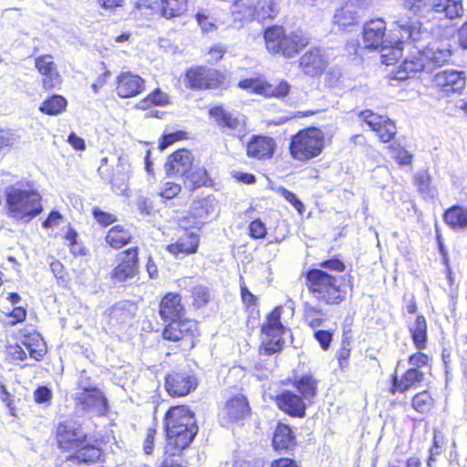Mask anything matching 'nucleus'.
I'll use <instances>...</instances> for the list:
<instances>
[{
  "instance_id": "nucleus-1",
  "label": "nucleus",
  "mask_w": 467,
  "mask_h": 467,
  "mask_svg": "<svg viewBox=\"0 0 467 467\" xmlns=\"http://www.w3.org/2000/svg\"><path fill=\"white\" fill-rule=\"evenodd\" d=\"M166 452L176 455L186 449L198 432L194 414L185 406L171 408L165 417Z\"/></svg>"
},
{
  "instance_id": "nucleus-2",
  "label": "nucleus",
  "mask_w": 467,
  "mask_h": 467,
  "mask_svg": "<svg viewBox=\"0 0 467 467\" xmlns=\"http://www.w3.org/2000/svg\"><path fill=\"white\" fill-rule=\"evenodd\" d=\"M57 441L59 448L76 451L67 457V462L78 463H93L101 456V451L87 441V433L76 420H67L57 426Z\"/></svg>"
},
{
  "instance_id": "nucleus-3",
  "label": "nucleus",
  "mask_w": 467,
  "mask_h": 467,
  "mask_svg": "<svg viewBox=\"0 0 467 467\" xmlns=\"http://www.w3.org/2000/svg\"><path fill=\"white\" fill-rule=\"evenodd\" d=\"M306 285L318 302L338 305L346 299L347 282L342 275L317 268L311 269L306 272Z\"/></svg>"
},
{
  "instance_id": "nucleus-4",
  "label": "nucleus",
  "mask_w": 467,
  "mask_h": 467,
  "mask_svg": "<svg viewBox=\"0 0 467 467\" xmlns=\"http://www.w3.org/2000/svg\"><path fill=\"white\" fill-rule=\"evenodd\" d=\"M428 36L422 24L412 18H400L395 21V27L390 36L391 43H385L378 51L380 53L383 64L392 65L402 55V45L405 41L417 42Z\"/></svg>"
},
{
  "instance_id": "nucleus-5",
  "label": "nucleus",
  "mask_w": 467,
  "mask_h": 467,
  "mask_svg": "<svg viewBox=\"0 0 467 467\" xmlns=\"http://www.w3.org/2000/svg\"><path fill=\"white\" fill-rule=\"evenodd\" d=\"M5 193L7 215L16 221L28 223L43 210L40 194L30 187L15 184Z\"/></svg>"
},
{
  "instance_id": "nucleus-6",
  "label": "nucleus",
  "mask_w": 467,
  "mask_h": 467,
  "mask_svg": "<svg viewBox=\"0 0 467 467\" xmlns=\"http://www.w3.org/2000/svg\"><path fill=\"white\" fill-rule=\"evenodd\" d=\"M403 5L414 16L428 20L436 17L452 20L463 15L462 0H403Z\"/></svg>"
},
{
  "instance_id": "nucleus-7",
  "label": "nucleus",
  "mask_w": 467,
  "mask_h": 467,
  "mask_svg": "<svg viewBox=\"0 0 467 467\" xmlns=\"http://www.w3.org/2000/svg\"><path fill=\"white\" fill-rule=\"evenodd\" d=\"M266 49L272 54H281L285 57H295L306 47L308 37L302 32L285 33L284 27L275 26L265 30L264 34Z\"/></svg>"
},
{
  "instance_id": "nucleus-8",
  "label": "nucleus",
  "mask_w": 467,
  "mask_h": 467,
  "mask_svg": "<svg viewBox=\"0 0 467 467\" xmlns=\"http://www.w3.org/2000/svg\"><path fill=\"white\" fill-rule=\"evenodd\" d=\"M323 148V132L317 128L299 131L292 138L289 146L292 157L302 161L317 157Z\"/></svg>"
},
{
  "instance_id": "nucleus-9",
  "label": "nucleus",
  "mask_w": 467,
  "mask_h": 467,
  "mask_svg": "<svg viewBox=\"0 0 467 467\" xmlns=\"http://www.w3.org/2000/svg\"><path fill=\"white\" fill-rule=\"evenodd\" d=\"M282 306L275 307L262 327L261 353L271 355L283 348L285 327L281 323Z\"/></svg>"
},
{
  "instance_id": "nucleus-10",
  "label": "nucleus",
  "mask_w": 467,
  "mask_h": 467,
  "mask_svg": "<svg viewBox=\"0 0 467 467\" xmlns=\"http://www.w3.org/2000/svg\"><path fill=\"white\" fill-rule=\"evenodd\" d=\"M197 323L192 319L171 320L162 330V337L166 340L182 341L183 348H192L198 337Z\"/></svg>"
},
{
  "instance_id": "nucleus-11",
  "label": "nucleus",
  "mask_w": 467,
  "mask_h": 467,
  "mask_svg": "<svg viewBox=\"0 0 467 467\" xmlns=\"http://www.w3.org/2000/svg\"><path fill=\"white\" fill-rule=\"evenodd\" d=\"M216 216V202L213 198H205L192 202L190 213L180 219L182 228H197L205 223L206 220Z\"/></svg>"
},
{
  "instance_id": "nucleus-12",
  "label": "nucleus",
  "mask_w": 467,
  "mask_h": 467,
  "mask_svg": "<svg viewBox=\"0 0 467 467\" xmlns=\"http://www.w3.org/2000/svg\"><path fill=\"white\" fill-rule=\"evenodd\" d=\"M78 412L103 416L108 411V401L100 389L91 392H75L73 396Z\"/></svg>"
},
{
  "instance_id": "nucleus-13",
  "label": "nucleus",
  "mask_w": 467,
  "mask_h": 467,
  "mask_svg": "<svg viewBox=\"0 0 467 467\" xmlns=\"http://www.w3.org/2000/svg\"><path fill=\"white\" fill-rule=\"evenodd\" d=\"M197 387V379L190 369L172 371L165 378V388L171 396L183 397Z\"/></svg>"
},
{
  "instance_id": "nucleus-14",
  "label": "nucleus",
  "mask_w": 467,
  "mask_h": 467,
  "mask_svg": "<svg viewBox=\"0 0 467 467\" xmlns=\"http://www.w3.org/2000/svg\"><path fill=\"white\" fill-rule=\"evenodd\" d=\"M223 75L218 70L204 67L191 68L186 74L188 85L193 89L217 88L223 82Z\"/></svg>"
},
{
  "instance_id": "nucleus-15",
  "label": "nucleus",
  "mask_w": 467,
  "mask_h": 467,
  "mask_svg": "<svg viewBox=\"0 0 467 467\" xmlns=\"http://www.w3.org/2000/svg\"><path fill=\"white\" fill-rule=\"evenodd\" d=\"M465 73L457 70H443L438 72L433 78V85L444 97L461 93L465 88Z\"/></svg>"
},
{
  "instance_id": "nucleus-16",
  "label": "nucleus",
  "mask_w": 467,
  "mask_h": 467,
  "mask_svg": "<svg viewBox=\"0 0 467 467\" xmlns=\"http://www.w3.org/2000/svg\"><path fill=\"white\" fill-rule=\"evenodd\" d=\"M385 43H391L386 36V22L381 18L367 22L363 27L364 47L378 50Z\"/></svg>"
},
{
  "instance_id": "nucleus-17",
  "label": "nucleus",
  "mask_w": 467,
  "mask_h": 467,
  "mask_svg": "<svg viewBox=\"0 0 467 467\" xmlns=\"http://www.w3.org/2000/svg\"><path fill=\"white\" fill-rule=\"evenodd\" d=\"M119 263L112 272V278L116 282H124L135 275L138 271V250L130 248L119 254Z\"/></svg>"
},
{
  "instance_id": "nucleus-18",
  "label": "nucleus",
  "mask_w": 467,
  "mask_h": 467,
  "mask_svg": "<svg viewBox=\"0 0 467 467\" xmlns=\"http://www.w3.org/2000/svg\"><path fill=\"white\" fill-rule=\"evenodd\" d=\"M209 114L214 118L218 126L223 132L232 136H241L245 131V122L244 119L235 117L231 112L225 111L221 107H214L210 109Z\"/></svg>"
},
{
  "instance_id": "nucleus-19",
  "label": "nucleus",
  "mask_w": 467,
  "mask_h": 467,
  "mask_svg": "<svg viewBox=\"0 0 467 467\" xmlns=\"http://www.w3.org/2000/svg\"><path fill=\"white\" fill-rule=\"evenodd\" d=\"M193 157L191 151L182 149L170 155L165 164V171L168 176L185 177L192 170Z\"/></svg>"
},
{
  "instance_id": "nucleus-20",
  "label": "nucleus",
  "mask_w": 467,
  "mask_h": 467,
  "mask_svg": "<svg viewBox=\"0 0 467 467\" xmlns=\"http://www.w3.org/2000/svg\"><path fill=\"white\" fill-rule=\"evenodd\" d=\"M327 66V59L319 47H312L299 58V67L308 76L321 74Z\"/></svg>"
},
{
  "instance_id": "nucleus-21",
  "label": "nucleus",
  "mask_w": 467,
  "mask_h": 467,
  "mask_svg": "<svg viewBox=\"0 0 467 467\" xmlns=\"http://www.w3.org/2000/svg\"><path fill=\"white\" fill-rule=\"evenodd\" d=\"M145 88L144 80L130 72H122L118 77L117 94L120 98H131L140 94Z\"/></svg>"
},
{
  "instance_id": "nucleus-22",
  "label": "nucleus",
  "mask_w": 467,
  "mask_h": 467,
  "mask_svg": "<svg viewBox=\"0 0 467 467\" xmlns=\"http://www.w3.org/2000/svg\"><path fill=\"white\" fill-rule=\"evenodd\" d=\"M276 404L281 410L292 417L303 418L306 415V404L303 399L289 390L277 395Z\"/></svg>"
},
{
  "instance_id": "nucleus-23",
  "label": "nucleus",
  "mask_w": 467,
  "mask_h": 467,
  "mask_svg": "<svg viewBox=\"0 0 467 467\" xmlns=\"http://www.w3.org/2000/svg\"><path fill=\"white\" fill-rule=\"evenodd\" d=\"M35 65L39 73L44 76L43 87L45 89H50L59 85L60 76L51 56L37 57Z\"/></svg>"
},
{
  "instance_id": "nucleus-24",
  "label": "nucleus",
  "mask_w": 467,
  "mask_h": 467,
  "mask_svg": "<svg viewBox=\"0 0 467 467\" xmlns=\"http://www.w3.org/2000/svg\"><path fill=\"white\" fill-rule=\"evenodd\" d=\"M184 315L181 296L178 294H166L160 303V316L165 321L181 318Z\"/></svg>"
},
{
  "instance_id": "nucleus-25",
  "label": "nucleus",
  "mask_w": 467,
  "mask_h": 467,
  "mask_svg": "<svg viewBox=\"0 0 467 467\" xmlns=\"http://www.w3.org/2000/svg\"><path fill=\"white\" fill-rule=\"evenodd\" d=\"M275 142L274 139L266 136H254L246 147L249 157L258 160L269 159L274 154Z\"/></svg>"
},
{
  "instance_id": "nucleus-26",
  "label": "nucleus",
  "mask_w": 467,
  "mask_h": 467,
  "mask_svg": "<svg viewBox=\"0 0 467 467\" xmlns=\"http://www.w3.org/2000/svg\"><path fill=\"white\" fill-rule=\"evenodd\" d=\"M421 52L430 70L432 67H441L448 63L451 57L449 44H433Z\"/></svg>"
},
{
  "instance_id": "nucleus-27",
  "label": "nucleus",
  "mask_w": 467,
  "mask_h": 467,
  "mask_svg": "<svg viewBox=\"0 0 467 467\" xmlns=\"http://www.w3.org/2000/svg\"><path fill=\"white\" fill-rule=\"evenodd\" d=\"M250 408L244 395H236L229 399L223 408V419L228 421H237L249 414Z\"/></svg>"
},
{
  "instance_id": "nucleus-28",
  "label": "nucleus",
  "mask_w": 467,
  "mask_h": 467,
  "mask_svg": "<svg viewBox=\"0 0 467 467\" xmlns=\"http://www.w3.org/2000/svg\"><path fill=\"white\" fill-rule=\"evenodd\" d=\"M422 70H430L428 64L423 57L421 51L418 50L417 55L406 57L397 71L398 79H406L411 78L414 74Z\"/></svg>"
},
{
  "instance_id": "nucleus-29",
  "label": "nucleus",
  "mask_w": 467,
  "mask_h": 467,
  "mask_svg": "<svg viewBox=\"0 0 467 467\" xmlns=\"http://www.w3.org/2000/svg\"><path fill=\"white\" fill-rule=\"evenodd\" d=\"M244 3L249 7L248 14H244L247 19H256L258 21L266 18H273L277 15L275 0H258L254 5V2Z\"/></svg>"
},
{
  "instance_id": "nucleus-30",
  "label": "nucleus",
  "mask_w": 467,
  "mask_h": 467,
  "mask_svg": "<svg viewBox=\"0 0 467 467\" xmlns=\"http://www.w3.org/2000/svg\"><path fill=\"white\" fill-rule=\"evenodd\" d=\"M424 374L416 368H409L400 379L394 376L392 379L391 392L394 394L396 391L404 393L412 388L415 384L423 380Z\"/></svg>"
},
{
  "instance_id": "nucleus-31",
  "label": "nucleus",
  "mask_w": 467,
  "mask_h": 467,
  "mask_svg": "<svg viewBox=\"0 0 467 467\" xmlns=\"http://www.w3.org/2000/svg\"><path fill=\"white\" fill-rule=\"evenodd\" d=\"M199 244L198 235L191 233L182 235L178 241L174 244H171L167 246V250L176 255L179 254H189L196 252Z\"/></svg>"
},
{
  "instance_id": "nucleus-32",
  "label": "nucleus",
  "mask_w": 467,
  "mask_h": 467,
  "mask_svg": "<svg viewBox=\"0 0 467 467\" xmlns=\"http://www.w3.org/2000/svg\"><path fill=\"white\" fill-rule=\"evenodd\" d=\"M445 223L454 230L467 229V207L453 205L444 213Z\"/></svg>"
},
{
  "instance_id": "nucleus-33",
  "label": "nucleus",
  "mask_w": 467,
  "mask_h": 467,
  "mask_svg": "<svg viewBox=\"0 0 467 467\" xmlns=\"http://www.w3.org/2000/svg\"><path fill=\"white\" fill-rule=\"evenodd\" d=\"M122 158L119 159V164L116 172L110 181L111 188L119 195H128L130 169L122 163Z\"/></svg>"
},
{
  "instance_id": "nucleus-34",
  "label": "nucleus",
  "mask_w": 467,
  "mask_h": 467,
  "mask_svg": "<svg viewBox=\"0 0 467 467\" xmlns=\"http://www.w3.org/2000/svg\"><path fill=\"white\" fill-rule=\"evenodd\" d=\"M409 330L415 347L424 349L427 346V322L423 316H417L415 321L409 325Z\"/></svg>"
},
{
  "instance_id": "nucleus-35",
  "label": "nucleus",
  "mask_w": 467,
  "mask_h": 467,
  "mask_svg": "<svg viewBox=\"0 0 467 467\" xmlns=\"http://www.w3.org/2000/svg\"><path fill=\"white\" fill-rule=\"evenodd\" d=\"M294 444L292 430L285 424H279L273 438L274 448L276 451L289 450Z\"/></svg>"
},
{
  "instance_id": "nucleus-36",
  "label": "nucleus",
  "mask_w": 467,
  "mask_h": 467,
  "mask_svg": "<svg viewBox=\"0 0 467 467\" xmlns=\"http://www.w3.org/2000/svg\"><path fill=\"white\" fill-rule=\"evenodd\" d=\"M208 182L209 178L206 169L192 165V170L185 175L184 185L190 190H194L207 185Z\"/></svg>"
},
{
  "instance_id": "nucleus-37",
  "label": "nucleus",
  "mask_w": 467,
  "mask_h": 467,
  "mask_svg": "<svg viewBox=\"0 0 467 467\" xmlns=\"http://www.w3.org/2000/svg\"><path fill=\"white\" fill-rule=\"evenodd\" d=\"M131 238L130 233L120 225L110 228L106 236L107 243L113 248L119 249L126 245Z\"/></svg>"
},
{
  "instance_id": "nucleus-38",
  "label": "nucleus",
  "mask_w": 467,
  "mask_h": 467,
  "mask_svg": "<svg viewBox=\"0 0 467 467\" xmlns=\"http://www.w3.org/2000/svg\"><path fill=\"white\" fill-rule=\"evenodd\" d=\"M109 315L111 319L124 323L134 317L135 307L127 301L118 302L109 310Z\"/></svg>"
},
{
  "instance_id": "nucleus-39",
  "label": "nucleus",
  "mask_w": 467,
  "mask_h": 467,
  "mask_svg": "<svg viewBox=\"0 0 467 467\" xmlns=\"http://www.w3.org/2000/svg\"><path fill=\"white\" fill-rule=\"evenodd\" d=\"M161 12L163 17L171 19L181 16L187 10L188 0H161Z\"/></svg>"
},
{
  "instance_id": "nucleus-40",
  "label": "nucleus",
  "mask_w": 467,
  "mask_h": 467,
  "mask_svg": "<svg viewBox=\"0 0 467 467\" xmlns=\"http://www.w3.org/2000/svg\"><path fill=\"white\" fill-rule=\"evenodd\" d=\"M317 381L309 375L302 376L299 379L295 381V386L302 397L310 400L317 395Z\"/></svg>"
},
{
  "instance_id": "nucleus-41",
  "label": "nucleus",
  "mask_w": 467,
  "mask_h": 467,
  "mask_svg": "<svg viewBox=\"0 0 467 467\" xmlns=\"http://www.w3.org/2000/svg\"><path fill=\"white\" fill-rule=\"evenodd\" d=\"M67 106V100L59 95H54L43 101L39 110L47 115H57L62 112Z\"/></svg>"
},
{
  "instance_id": "nucleus-42",
  "label": "nucleus",
  "mask_w": 467,
  "mask_h": 467,
  "mask_svg": "<svg viewBox=\"0 0 467 467\" xmlns=\"http://www.w3.org/2000/svg\"><path fill=\"white\" fill-rule=\"evenodd\" d=\"M324 313L321 308L312 306L309 303L304 304V318L307 325L313 329L322 326Z\"/></svg>"
},
{
  "instance_id": "nucleus-43",
  "label": "nucleus",
  "mask_w": 467,
  "mask_h": 467,
  "mask_svg": "<svg viewBox=\"0 0 467 467\" xmlns=\"http://www.w3.org/2000/svg\"><path fill=\"white\" fill-rule=\"evenodd\" d=\"M415 184L418 191L424 197H432L436 191L434 187L431 185V176L427 171H419L414 177Z\"/></svg>"
},
{
  "instance_id": "nucleus-44",
  "label": "nucleus",
  "mask_w": 467,
  "mask_h": 467,
  "mask_svg": "<svg viewBox=\"0 0 467 467\" xmlns=\"http://www.w3.org/2000/svg\"><path fill=\"white\" fill-rule=\"evenodd\" d=\"M290 91V85L287 81L282 80L278 84H267L262 87V93L265 96L283 98Z\"/></svg>"
},
{
  "instance_id": "nucleus-45",
  "label": "nucleus",
  "mask_w": 467,
  "mask_h": 467,
  "mask_svg": "<svg viewBox=\"0 0 467 467\" xmlns=\"http://www.w3.org/2000/svg\"><path fill=\"white\" fill-rule=\"evenodd\" d=\"M375 132L379 136L380 141L389 142L393 139L397 130L394 122L386 116L384 118V121L380 123L379 129H376Z\"/></svg>"
},
{
  "instance_id": "nucleus-46",
  "label": "nucleus",
  "mask_w": 467,
  "mask_h": 467,
  "mask_svg": "<svg viewBox=\"0 0 467 467\" xmlns=\"http://www.w3.org/2000/svg\"><path fill=\"white\" fill-rule=\"evenodd\" d=\"M433 400L428 391L416 394L412 399V407L420 413L429 411L432 407Z\"/></svg>"
},
{
  "instance_id": "nucleus-47",
  "label": "nucleus",
  "mask_w": 467,
  "mask_h": 467,
  "mask_svg": "<svg viewBox=\"0 0 467 467\" xmlns=\"http://www.w3.org/2000/svg\"><path fill=\"white\" fill-rule=\"evenodd\" d=\"M386 116L379 115L370 109L362 110L358 113V119L365 122L373 131L379 129L380 123Z\"/></svg>"
},
{
  "instance_id": "nucleus-48",
  "label": "nucleus",
  "mask_w": 467,
  "mask_h": 467,
  "mask_svg": "<svg viewBox=\"0 0 467 467\" xmlns=\"http://www.w3.org/2000/svg\"><path fill=\"white\" fill-rule=\"evenodd\" d=\"M99 389L91 377L85 370L81 371L78 379V390L76 392H91Z\"/></svg>"
},
{
  "instance_id": "nucleus-49",
  "label": "nucleus",
  "mask_w": 467,
  "mask_h": 467,
  "mask_svg": "<svg viewBox=\"0 0 467 467\" xmlns=\"http://www.w3.org/2000/svg\"><path fill=\"white\" fill-rule=\"evenodd\" d=\"M20 137L11 130H0V150H9Z\"/></svg>"
},
{
  "instance_id": "nucleus-50",
  "label": "nucleus",
  "mask_w": 467,
  "mask_h": 467,
  "mask_svg": "<svg viewBox=\"0 0 467 467\" xmlns=\"http://www.w3.org/2000/svg\"><path fill=\"white\" fill-rule=\"evenodd\" d=\"M193 304L197 307L204 306L210 299V294L207 287L203 285H197L192 289Z\"/></svg>"
},
{
  "instance_id": "nucleus-51",
  "label": "nucleus",
  "mask_w": 467,
  "mask_h": 467,
  "mask_svg": "<svg viewBox=\"0 0 467 467\" xmlns=\"http://www.w3.org/2000/svg\"><path fill=\"white\" fill-rule=\"evenodd\" d=\"M321 270L327 271L328 273L341 275L345 271V265L338 259L333 258L323 261L319 264Z\"/></svg>"
},
{
  "instance_id": "nucleus-52",
  "label": "nucleus",
  "mask_w": 467,
  "mask_h": 467,
  "mask_svg": "<svg viewBox=\"0 0 467 467\" xmlns=\"http://www.w3.org/2000/svg\"><path fill=\"white\" fill-rule=\"evenodd\" d=\"M142 103L149 105H158V106H164L169 103V97L164 92L161 91L159 88L154 90L151 94H150L143 101Z\"/></svg>"
},
{
  "instance_id": "nucleus-53",
  "label": "nucleus",
  "mask_w": 467,
  "mask_h": 467,
  "mask_svg": "<svg viewBox=\"0 0 467 467\" xmlns=\"http://www.w3.org/2000/svg\"><path fill=\"white\" fill-rule=\"evenodd\" d=\"M181 185L176 182H167L163 184V187L161 189V192H160V195L165 199H172L173 197L177 196L178 193L181 192Z\"/></svg>"
},
{
  "instance_id": "nucleus-54",
  "label": "nucleus",
  "mask_w": 467,
  "mask_h": 467,
  "mask_svg": "<svg viewBox=\"0 0 467 467\" xmlns=\"http://www.w3.org/2000/svg\"><path fill=\"white\" fill-rule=\"evenodd\" d=\"M314 337L323 350L329 348L332 340V333L330 331L322 329L317 330L314 333Z\"/></svg>"
},
{
  "instance_id": "nucleus-55",
  "label": "nucleus",
  "mask_w": 467,
  "mask_h": 467,
  "mask_svg": "<svg viewBox=\"0 0 467 467\" xmlns=\"http://www.w3.org/2000/svg\"><path fill=\"white\" fill-rule=\"evenodd\" d=\"M250 234L253 238H264L266 234V228L265 223L257 219L253 221L249 226Z\"/></svg>"
},
{
  "instance_id": "nucleus-56",
  "label": "nucleus",
  "mask_w": 467,
  "mask_h": 467,
  "mask_svg": "<svg viewBox=\"0 0 467 467\" xmlns=\"http://www.w3.org/2000/svg\"><path fill=\"white\" fill-rule=\"evenodd\" d=\"M34 398L36 403L47 402L52 398V391L46 386L38 387L34 392Z\"/></svg>"
},
{
  "instance_id": "nucleus-57",
  "label": "nucleus",
  "mask_w": 467,
  "mask_h": 467,
  "mask_svg": "<svg viewBox=\"0 0 467 467\" xmlns=\"http://www.w3.org/2000/svg\"><path fill=\"white\" fill-rule=\"evenodd\" d=\"M277 192L284 197L287 202H289L291 204L294 205L295 208L299 210L301 207H303V203L297 199L295 193L288 191L287 189L284 187H279L277 189Z\"/></svg>"
},
{
  "instance_id": "nucleus-58",
  "label": "nucleus",
  "mask_w": 467,
  "mask_h": 467,
  "mask_svg": "<svg viewBox=\"0 0 467 467\" xmlns=\"http://www.w3.org/2000/svg\"><path fill=\"white\" fill-rule=\"evenodd\" d=\"M428 360H429V358L427 355H425L421 352H418L410 357L409 364L412 368H416L417 369H419L420 368L426 366L428 363Z\"/></svg>"
},
{
  "instance_id": "nucleus-59",
  "label": "nucleus",
  "mask_w": 467,
  "mask_h": 467,
  "mask_svg": "<svg viewBox=\"0 0 467 467\" xmlns=\"http://www.w3.org/2000/svg\"><path fill=\"white\" fill-rule=\"evenodd\" d=\"M196 20L199 24V26L202 27V31L204 32H210L214 29V24L209 21L208 16L202 13L199 12L196 14Z\"/></svg>"
},
{
  "instance_id": "nucleus-60",
  "label": "nucleus",
  "mask_w": 467,
  "mask_h": 467,
  "mask_svg": "<svg viewBox=\"0 0 467 467\" xmlns=\"http://www.w3.org/2000/svg\"><path fill=\"white\" fill-rule=\"evenodd\" d=\"M93 213H94V217L97 219V221L99 223H102L104 225H109L115 220L114 215H112L110 213H107L105 212H102L99 209H95Z\"/></svg>"
},
{
  "instance_id": "nucleus-61",
  "label": "nucleus",
  "mask_w": 467,
  "mask_h": 467,
  "mask_svg": "<svg viewBox=\"0 0 467 467\" xmlns=\"http://www.w3.org/2000/svg\"><path fill=\"white\" fill-rule=\"evenodd\" d=\"M240 288H241V296H242V299H243L244 303L248 306L255 304L257 298L255 297L254 295H253L249 291V289L246 287V285L244 282H242L240 284Z\"/></svg>"
},
{
  "instance_id": "nucleus-62",
  "label": "nucleus",
  "mask_w": 467,
  "mask_h": 467,
  "mask_svg": "<svg viewBox=\"0 0 467 467\" xmlns=\"http://www.w3.org/2000/svg\"><path fill=\"white\" fill-rule=\"evenodd\" d=\"M24 345L26 346V348L28 351L30 358H34L35 360H40L46 353L43 348H33L30 342L25 341Z\"/></svg>"
},
{
  "instance_id": "nucleus-63",
  "label": "nucleus",
  "mask_w": 467,
  "mask_h": 467,
  "mask_svg": "<svg viewBox=\"0 0 467 467\" xmlns=\"http://www.w3.org/2000/svg\"><path fill=\"white\" fill-rule=\"evenodd\" d=\"M67 142L76 150H83L86 147L85 141L82 138L77 136L74 132L70 133L67 137Z\"/></svg>"
},
{
  "instance_id": "nucleus-64",
  "label": "nucleus",
  "mask_w": 467,
  "mask_h": 467,
  "mask_svg": "<svg viewBox=\"0 0 467 467\" xmlns=\"http://www.w3.org/2000/svg\"><path fill=\"white\" fill-rule=\"evenodd\" d=\"M458 41L462 48L467 49V22L459 29Z\"/></svg>"
}]
</instances>
